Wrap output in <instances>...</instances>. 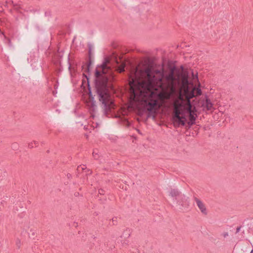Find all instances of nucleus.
I'll return each mask as SVG.
<instances>
[{
  "mask_svg": "<svg viewBox=\"0 0 253 253\" xmlns=\"http://www.w3.org/2000/svg\"><path fill=\"white\" fill-rule=\"evenodd\" d=\"M192 81L186 73L178 74L173 71L163 75L160 72L144 71L136 68L129 77V107L153 114L157 112L165 100H174L172 119L175 126L192 125L197 117L196 107L190 99L200 95L201 89L197 86V73H191Z\"/></svg>",
  "mask_w": 253,
  "mask_h": 253,
  "instance_id": "f257e3e1",
  "label": "nucleus"
},
{
  "mask_svg": "<svg viewBox=\"0 0 253 253\" xmlns=\"http://www.w3.org/2000/svg\"><path fill=\"white\" fill-rule=\"evenodd\" d=\"M96 87L100 97V101L102 102L106 109L113 107V102L106 88L107 82L113 77L112 70L110 68L109 61L107 60L96 70Z\"/></svg>",
  "mask_w": 253,
  "mask_h": 253,
  "instance_id": "f03ea898",
  "label": "nucleus"
},
{
  "mask_svg": "<svg viewBox=\"0 0 253 253\" xmlns=\"http://www.w3.org/2000/svg\"><path fill=\"white\" fill-rule=\"evenodd\" d=\"M197 107L202 108L203 110L207 111H212L214 109L213 104L207 97L205 99L200 100L198 103Z\"/></svg>",
  "mask_w": 253,
  "mask_h": 253,
  "instance_id": "7ed1b4c3",
  "label": "nucleus"
},
{
  "mask_svg": "<svg viewBox=\"0 0 253 253\" xmlns=\"http://www.w3.org/2000/svg\"><path fill=\"white\" fill-rule=\"evenodd\" d=\"M196 202L197 205L198 207L200 210L203 213L206 214L207 212L205 204L202 201L198 199L196 200Z\"/></svg>",
  "mask_w": 253,
  "mask_h": 253,
  "instance_id": "20e7f679",
  "label": "nucleus"
},
{
  "mask_svg": "<svg viewBox=\"0 0 253 253\" xmlns=\"http://www.w3.org/2000/svg\"><path fill=\"white\" fill-rule=\"evenodd\" d=\"M88 98L86 99V103L89 107H93L95 106V102L93 97L90 94L87 95Z\"/></svg>",
  "mask_w": 253,
  "mask_h": 253,
  "instance_id": "39448f33",
  "label": "nucleus"
},
{
  "mask_svg": "<svg viewBox=\"0 0 253 253\" xmlns=\"http://www.w3.org/2000/svg\"><path fill=\"white\" fill-rule=\"evenodd\" d=\"M179 194V192L177 190L172 189L169 192V195L172 197H175Z\"/></svg>",
  "mask_w": 253,
  "mask_h": 253,
  "instance_id": "423d86ee",
  "label": "nucleus"
},
{
  "mask_svg": "<svg viewBox=\"0 0 253 253\" xmlns=\"http://www.w3.org/2000/svg\"><path fill=\"white\" fill-rule=\"evenodd\" d=\"M125 67V64L123 63H122L118 68V71L121 73L122 72H123V71H124V68Z\"/></svg>",
  "mask_w": 253,
  "mask_h": 253,
  "instance_id": "0eeeda50",
  "label": "nucleus"
},
{
  "mask_svg": "<svg viewBox=\"0 0 253 253\" xmlns=\"http://www.w3.org/2000/svg\"><path fill=\"white\" fill-rule=\"evenodd\" d=\"M95 152H93V156H94V157L95 158H96V156H95Z\"/></svg>",
  "mask_w": 253,
  "mask_h": 253,
  "instance_id": "6e6552de",
  "label": "nucleus"
},
{
  "mask_svg": "<svg viewBox=\"0 0 253 253\" xmlns=\"http://www.w3.org/2000/svg\"><path fill=\"white\" fill-rule=\"evenodd\" d=\"M250 253H253V250H252Z\"/></svg>",
  "mask_w": 253,
  "mask_h": 253,
  "instance_id": "1a4fd4ad",
  "label": "nucleus"
}]
</instances>
